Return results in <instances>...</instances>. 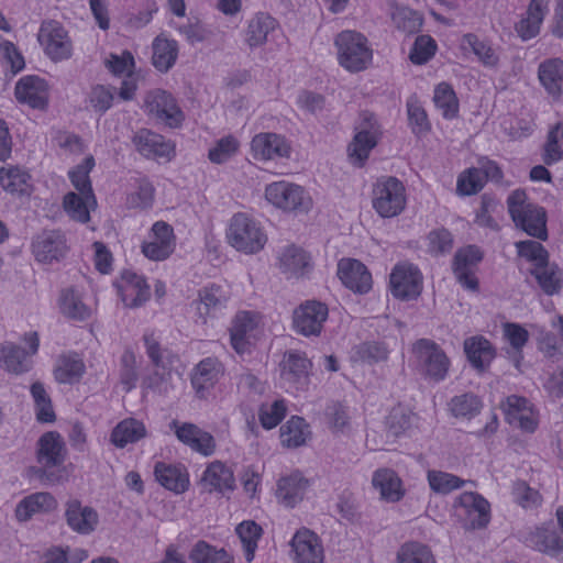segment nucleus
Returning <instances> with one entry per match:
<instances>
[{
    "label": "nucleus",
    "instance_id": "obj_1",
    "mask_svg": "<svg viewBox=\"0 0 563 563\" xmlns=\"http://www.w3.org/2000/svg\"><path fill=\"white\" fill-rule=\"evenodd\" d=\"M65 443L58 432L48 431L37 441L36 459L40 466L34 475L43 485L52 486L64 481Z\"/></svg>",
    "mask_w": 563,
    "mask_h": 563
},
{
    "label": "nucleus",
    "instance_id": "obj_2",
    "mask_svg": "<svg viewBox=\"0 0 563 563\" xmlns=\"http://www.w3.org/2000/svg\"><path fill=\"white\" fill-rule=\"evenodd\" d=\"M507 207L517 228L541 241L548 239L547 212L544 208L527 201L523 190H514L507 198Z\"/></svg>",
    "mask_w": 563,
    "mask_h": 563
},
{
    "label": "nucleus",
    "instance_id": "obj_3",
    "mask_svg": "<svg viewBox=\"0 0 563 563\" xmlns=\"http://www.w3.org/2000/svg\"><path fill=\"white\" fill-rule=\"evenodd\" d=\"M412 362L426 379L435 383L445 379L450 360L441 346L430 339H419L412 344Z\"/></svg>",
    "mask_w": 563,
    "mask_h": 563
},
{
    "label": "nucleus",
    "instance_id": "obj_4",
    "mask_svg": "<svg viewBox=\"0 0 563 563\" xmlns=\"http://www.w3.org/2000/svg\"><path fill=\"white\" fill-rule=\"evenodd\" d=\"M339 64L346 70L357 73L367 67L372 60V49L366 37L355 31H343L335 37Z\"/></svg>",
    "mask_w": 563,
    "mask_h": 563
},
{
    "label": "nucleus",
    "instance_id": "obj_5",
    "mask_svg": "<svg viewBox=\"0 0 563 563\" xmlns=\"http://www.w3.org/2000/svg\"><path fill=\"white\" fill-rule=\"evenodd\" d=\"M228 239L235 250L245 254L260 252L267 242L261 225L245 213H236L232 217Z\"/></svg>",
    "mask_w": 563,
    "mask_h": 563
},
{
    "label": "nucleus",
    "instance_id": "obj_6",
    "mask_svg": "<svg viewBox=\"0 0 563 563\" xmlns=\"http://www.w3.org/2000/svg\"><path fill=\"white\" fill-rule=\"evenodd\" d=\"M405 186L396 177L379 179L373 189V208L383 218L398 216L406 206Z\"/></svg>",
    "mask_w": 563,
    "mask_h": 563
},
{
    "label": "nucleus",
    "instance_id": "obj_7",
    "mask_svg": "<svg viewBox=\"0 0 563 563\" xmlns=\"http://www.w3.org/2000/svg\"><path fill=\"white\" fill-rule=\"evenodd\" d=\"M37 41L43 47L45 55L53 62L69 59L73 55V42L67 30L56 20L42 22Z\"/></svg>",
    "mask_w": 563,
    "mask_h": 563
},
{
    "label": "nucleus",
    "instance_id": "obj_8",
    "mask_svg": "<svg viewBox=\"0 0 563 563\" xmlns=\"http://www.w3.org/2000/svg\"><path fill=\"white\" fill-rule=\"evenodd\" d=\"M24 341L29 345V351L13 342L5 341L0 344L1 368L14 375H20L31 369V356L36 354L40 346L37 332L25 333Z\"/></svg>",
    "mask_w": 563,
    "mask_h": 563
},
{
    "label": "nucleus",
    "instance_id": "obj_9",
    "mask_svg": "<svg viewBox=\"0 0 563 563\" xmlns=\"http://www.w3.org/2000/svg\"><path fill=\"white\" fill-rule=\"evenodd\" d=\"M265 198L285 211L301 213L308 212L311 207V199L301 186L284 180L269 184L265 189Z\"/></svg>",
    "mask_w": 563,
    "mask_h": 563
},
{
    "label": "nucleus",
    "instance_id": "obj_10",
    "mask_svg": "<svg viewBox=\"0 0 563 563\" xmlns=\"http://www.w3.org/2000/svg\"><path fill=\"white\" fill-rule=\"evenodd\" d=\"M484 258L483 251L474 244L459 249L452 260V272L457 283L465 289L477 291L479 283L475 273Z\"/></svg>",
    "mask_w": 563,
    "mask_h": 563
},
{
    "label": "nucleus",
    "instance_id": "obj_11",
    "mask_svg": "<svg viewBox=\"0 0 563 563\" xmlns=\"http://www.w3.org/2000/svg\"><path fill=\"white\" fill-rule=\"evenodd\" d=\"M356 133L349 145V155L360 164L367 159L369 152L378 142L380 126L375 115L368 111L360 114V122L355 128Z\"/></svg>",
    "mask_w": 563,
    "mask_h": 563
},
{
    "label": "nucleus",
    "instance_id": "obj_12",
    "mask_svg": "<svg viewBox=\"0 0 563 563\" xmlns=\"http://www.w3.org/2000/svg\"><path fill=\"white\" fill-rule=\"evenodd\" d=\"M389 285L395 298L416 299L422 290L421 272L411 263H399L390 273Z\"/></svg>",
    "mask_w": 563,
    "mask_h": 563
},
{
    "label": "nucleus",
    "instance_id": "obj_13",
    "mask_svg": "<svg viewBox=\"0 0 563 563\" xmlns=\"http://www.w3.org/2000/svg\"><path fill=\"white\" fill-rule=\"evenodd\" d=\"M328 316L329 309L325 303L317 300H307L294 310V328L296 332L305 336H318Z\"/></svg>",
    "mask_w": 563,
    "mask_h": 563
},
{
    "label": "nucleus",
    "instance_id": "obj_14",
    "mask_svg": "<svg viewBox=\"0 0 563 563\" xmlns=\"http://www.w3.org/2000/svg\"><path fill=\"white\" fill-rule=\"evenodd\" d=\"M131 142L135 151L147 159L169 162L175 156V145L148 129L137 130L131 137Z\"/></svg>",
    "mask_w": 563,
    "mask_h": 563
},
{
    "label": "nucleus",
    "instance_id": "obj_15",
    "mask_svg": "<svg viewBox=\"0 0 563 563\" xmlns=\"http://www.w3.org/2000/svg\"><path fill=\"white\" fill-rule=\"evenodd\" d=\"M520 540L526 547L552 558L563 553V539L552 526L543 525L521 531Z\"/></svg>",
    "mask_w": 563,
    "mask_h": 563
},
{
    "label": "nucleus",
    "instance_id": "obj_16",
    "mask_svg": "<svg viewBox=\"0 0 563 563\" xmlns=\"http://www.w3.org/2000/svg\"><path fill=\"white\" fill-rule=\"evenodd\" d=\"M32 253L40 263L62 260L67 252L66 238L59 230H44L32 240Z\"/></svg>",
    "mask_w": 563,
    "mask_h": 563
},
{
    "label": "nucleus",
    "instance_id": "obj_17",
    "mask_svg": "<svg viewBox=\"0 0 563 563\" xmlns=\"http://www.w3.org/2000/svg\"><path fill=\"white\" fill-rule=\"evenodd\" d=\"M146 110L151 115L163 121L170 128H177L184 120V114L172 93L157 89L147 95Z\"/></svg>",
    "mask_w": 563,
    "mask_h": 563
},
{
    "label": "nucleus",
    "instance_id": "obj_18",
    "mask_svg": "<svg viewBox=\"0 0 563 563\" xmlns=\"http://www.w3.org/2000/svg\"><path fill=\"white\" fill-rule=\"evenodd\" d=\"M169 428L170 430H174L177 439L191 450L205 456L213 454L216 450V442L209 432L203 431L194 423H179L177 420H173L169 423Z\"/></svg>",
    "mask_w": 563,
    "mask_h": 563
},
{
    "label": "nucleus",
    "instance_id": "obj_19",
    "mask_svg": "<svg viewBox=\"0 0 563 563\" xmlns=\"http://www.w3.org/2000/svg\"><path fill=\"white\" fill-rule=\"evenodd\" d=\"M153 240L142 245V253L152 261H164L175 250V235L172 225L157 221L152 227Z\"/></svg>",
    "mask_w": 563,
    "mask_h": 563
},
{
    "label": "nucleus",
    "instance_id": "obj_20",
    "mask_svg": "<svg viewBox=\"0 0 563 563\" xmlns=\"http://www.w3.org/2000/svg\"><path fill=\"white\" fill-rule=\"evenodd\" d=\"M338 276L354 292L366 294L372 288V275L358 260L342 258L338 263Z\"/></svg>",
    "mask_w": 563,
    "mask_h": 563
},
{
    "label": "nucleus",
    "instance_id": "obj_21",
    "mask_svg": "<svg viewBox=\"0 0 563 563\" xmlns=\"http://www.w3.org/2000/svg\"><path fill=\"white\" fill-rule=\"evenodd\" d=\"M14 96L20 103L42 110L48 102L47 84L35 75L24 76L15 84Z\"/></svg>",
    "mask_w": 563,
    "mask_h": 563
},
{
    "label": "nucleus",
    "instance_id": "obj_22",
    "mask_svg": "<svg viewBox=\"0 0 563 563\" xmlns=\"http://www.w3.org/2000/svg\"><path fill=\"white\" fill-rule=\"evenodd\" d=\"M279 271L287 278H299L312 269L311 256L295 244L284 246L277 256Z\"/></svg>",
    "mask_w": 563,
    "mask_h": 563
},
{
    "label": "nucleus",
    "instance_id": "obj_23",
    "mask_svg": "<svg viewBox=\"0 0 563 563\" xmlns=\"http://www.w3.org/2000/svg\"><path fill=\"white\" fill-rule=\"evenodd\" d=\"M65 519L67 526L76 533L88 536L92 533L99 522L98 512L89 506H82L78 499H69L65 505Z\"/></svg>",
    "mask_w": 563,
    "mask_h": 563
},
{
    "label": "nucleus",
    "instance_id": "obj_24",
    "mask_svg": "<svg viewBox=\"0 0 563 563\" xmlns=\"http://www.w3.org/2000/svg\"><path fill=\"white\" fill-rule=\"evenodd\" d=\"M310 360L306 354L299 351L290 350L285 352L280 362L282 378L296 386L297 389H303L309 382Z\"/></svg>",
    "mask_w": 563,
    "mask_h": 563
},
{
    "label": "nucleus",
    "instance_id": "obj_25",
    "mask_svg": "<svg viewBox=\"0 0 563 563\" xmlns=\"http://www.w3.org/2000/svg\"><path fill=\"white\" fill-rule=\"evenodd\" d=\"M115 286L125 305L133 308L142 306L151 296L145 278L129 269L121 273V278Z\"/></svg>",
    "mask_w": 563,
    "mask_h": 563
},
{
    "label": "nucleus",
    "instance_id": "obj_26",
    "mask_svg": "<svg viewBox=\"0 0 563 563\" xmlns=\"http://www.w3.org/2000/svg\"><path fill=\"white\" fill-rule=\"evenodd\" d=\"M295 563H323V549L316 533L299 530L291 539Z\"/></svg>",
    "mask_w": 563,
    "mask_h": 563
},
{
    "label": "nucleus",
    "instance_id": "obj_27",
    "mask_svg": "<svg viewBox=\"0 0 563 563\" xmlns=\"http://www.w3.org/2000/svg\"><path fill=\"white\" fill-rule=\"evenodd\" d=\"M473 529H483L490 521V504L478 493L465 492L456 499Z\"/></svg>",
    "mask_w": 563,
    "mask_h": 563
},
{
    "label": "nucleus",
    "instance_id": "obj_28",
    "mask_svg": "<svg viewBox=\"0 0 563 563\" xmlns=\"http://www.w3.org/2000/svg\"><path fill=\"white\" fill-rule=\"evenodd\" d=\"M251 148L255 158L275 159L289 157L290 145L285 136L276 133L256 134L252 142Z\"/></svg>",
    "mask_w": 563,
    "mask_h": 563
},
{
    "label": "nucleus",
    "instance_id": "obj_29",
    "mask_svg": "<svg viewBox=\"0 0 563 563\" xmlns=\"http://www.w3.org/2000/svg\"><path fill=\"white\" fill-rule=\"evenodd\" d=\"M154 475L163 487L175 494H183L188 489L189 476L183 465L157 462L154 466Z\"/></svg>",
    "mask_w": 563,
    "mask_h": 563
},
{
    "label": "nucleus",
    "instance_id": "obj_30",
    "mask_svg": "<svg viewBox=\"0 0 563 563\" xmlns=\"http://www.w3.org/2000/svg\"><path fill=\"white\" fill-rule=\"evenodd\" d=\"M57 507V500L51 493L40 492L24 497L15 507L18 521L30 520L35 514L51 512Z\"/></svg>",
    "mask_w": 563,
    "mask_h": 563
},
{
    "label": "nucleus",
    "instance_id": "obj_31",
    "mask_svg": "<svg viewBox=\"0 0 563 563\" xmlns=\"http://www.w3.org/2000/svg\"><path fill=\"white\" fill-rule=\"evenodd\" d=\"M228 297L221 286L210 285L203 287L199 291V299L194 301L196 311L206 322L207 317H214L218 312L225 308Z\"/></svg>",
    "mask_w": 563,
    "mask_h": 563
},
{
    "label": "nucleus",
    "instance_id": "obj_32",
    "mask_svg": "<svg viewBox=\"0 0 563 563\" xmlns=\"http://www.w3.org/2000/svg\"><path fill=\"white\" fill-rule=\"evenodd\" d=\"M201 482L208 492H231L235 488L233 471L220 461L210 463L205 470Z\"/></svg>",
    "mask_w": 563,
    "mask_h": 563
},
{
    "label": "nucleus",
    "instance_id": "obj_33",
    "mask_svg": "<svg viewBox=\"0 0 563 563\" xmlns=\"http://www.w3.org/2000/svg\"><path fill=\"white\" fill-rule=\"evenodd\" d=\"M529 273L547 296H555L562 291L563 269L556 263L549 261L540 267H531Z\"/></svg>",
    "mask_w": 563,
    "mask_h": 563
},
{
    "label": "nucleus",
    "instance_id": "obj_34",
    "mask_svg": "<svg viewBox=\"0 0 563 563\" xmlns=\"http://www.w3.org/2000/svg\"><path fill=\"white\" fill-rule=\"evenodd\" d=\"M548 11L547 0H531L527 10V16L522 18L515 26L519 37L528 41L537 36Z\"/></svg>",
    "mask_w": 563,
    "mask_h": 563
},
{
    "label": "nucleus",
    "instance_id": "obj_35",
    "mask_svg": "<svg viewBox=\"0 0 563 563\" xmlns=\"http://www.w3.org/2000/svg\"><path fill=\"white\" fill-rule=\"evenodd\" d=\"M464 352L472 366L481 371L485 369L496 356L493 344L482 335L466 339Z\"/></svg>",
    "mask_w": 563,
    "mask_h": 563
},
{
    "label": "nucleus",
    "instance_id": "obj_36",
    "mask_svg": "<svg viewBox=\"0 0 563 563\" xmlns=\"http://www.w3.org/2000/svg\"><path fill=\"white\" fill-rule=\"evenodd\" d=\"M223 365L217 357H206L201 360L195 367L191 377L192 387L197 393L213 387L221 375H223Z\"/></svg>",
    "mask_w": 563,
    "mask_h": 563
},
{
    "label": "nucleus",
    "instance_id": "obj_37",
    "mask_svg": "<svg viewBox=\"0 0 563 563\" xmlns=\"http://www.w3.org/2000/svg\"><path fill=\"white\" fill-rule=\"evenodd\" d=\"M278 25V22L267 13L255 14L247 24L244 41L251 47L255 48L266 43L267 36Z\"/></svg>",
    "mask_w": 563,
    "mask_h": 563
},
{
    "label": "nucleus",
    "instance_id": "obj_38",
    "mask_svg": "<svg viewBox=\"0 0 563 563\" xmlns=\"http://www.w3.org/2000/svg\"><path fill=\"white\" fill-rule=\"evenodd\" d=\"M145 437L146 428L144 423L134 418H126L113 428L110 441L115 448L123 449L128 444L136 443Z\"/></svg>",
    "mask_w": 563,
    "mask_h": 563
},
{
    "label": "nucleus",
    "instance_id": "obj_39",
    "mask_svg": "<svg viewBox=\"0 0 563 563\" xmlns=\"http://www.w3.org/2000/svg\"><path fill=\"white\" fill-rule=\"evenodd\" d=\"M308 479L305 478L299 472L292 473L289 476L283 477L278 481L277 497L287 507H294L297 503L302 500L308 488Z\"/></svg>",
    "mask_w": 563,
    "mask_h": 563
},
{
    "label": "nucleus",
    "instance_id": "obj_40",
    "mask_svg": "<svg viewBox=\"0 0 563 563\" xmlns=\"http://www.w3.org/2000/svg\"><path fill=\"white\" fill-rule=\"evenodd\" d=\"M540 82L554 98H560L563 90V60L549 59L540 64L538 69Z\"/></svg>",
    "mask_w": 563,
    "mask_h": 563
},
{
    "label": "nucleus",
    "instance_id": "obj_41",
    "mask_svg": "<svg viewBox=\"0 0 563 563\" xmlns=\"http://www.w3.org/2000/svg\"><path fill=\"white\" fill-rule=\"evenodd\" d=\"M152 48L154 67L162 73H167L177 60L178 43L175 40L158 35L153 41Z\"/></svg>",
    "mask_w": 563,
    "mask_h": 563
},
{
    "label": "nucleus",
    "instance_id": "obj_42",
    "mask_svg": "<svg viewBox=\"0 0 563 563\" xmlns=\"http://www.w3.org/2000/svg\"><path fill=\"white\" fill-rule=\"evenodd\" d=\"M389 349L385 342L365 341L354 345L351 350V361L363 364H377L386 362Z\"/></svg>",
    "mask_w": 563,
    "mask_h": 563
},
{
    "label": "nucleus",
    "instance_id": "obj_43",
    "mask_svg": "<svg viewBox=\"0 0 563 563\" xmlns=\"http://www.w3.org/2000/svg\"><path fill=\"white\" fill-rule=\"evenodd\" d=\"M372 483L374 488L379 492L380 497L387 501H398L404 495L400 478L391 470H377L373 475Z\"/></svg>",
    "mask_w": 563,
    "mask_h": 563
},
{
    "label": "nucleus",
    "instance_id": "obj_44",
    "mask_svg": "<svg viewBox=\"0 0 563 563\" xmlns=\"http://www.w3.org/2000/svg\"><path fill=\"white\" fill-rule=\"evenodd\" d=\"M310 434L309 424L298 416H292L280 427V440L283 445L287 448H299L306 444Z\"/></svg>",
    "mask_w": 563,
    "mask_h": 563
},
{
    "label": "nucleus",
    "instance_id": "obj_45",
    "mask_svg": "<svg viewBox=\"0 0 563 563\" xmlns=\"http://www.w3.org/2000/svg\"><path fill=\"white\" fill-rule=\"evenodd\" d=\"M191 563H234L224 548H217L205 540L197 541L188 554Z\"/></svg>",
    "mask_w": 563,
    "mask_h": 563
},
{
    "label": "nucleus",
    "instance_id": "obj_46",
    "mask_svg": "<svg viewBox=\"0 0 563 563\" xmlns=\"http://www.w3.org/2000/svg\"><path fill=\"white\" fill-rule=\"evenodd\" d=\"M85 373V364L77 354L62 355L54 369L55 378L60 384H75Z\"/></svg>",
    "mask_w": 563,
    "mask_h": 563
},
{
    "label": "nucleus",
    "instance_id": "obj_47",
    "mask_svg": "<svg viewBox=\"0 0 563 563\" xmlns=\"http://www.w3.org/2000/svg\"><path fill=\"white\" fill-rule=\"evenodd\" d=\"M462 46L464 49H470L485 67L494 68L498 65L499 57L490 43L476 34H464Z\"/></svg>",
    "mask_w": 563,
    "mask_h": 563
},
{
    "label": "nucleus",
    "instance_id": "obj_48",
    "mask_svg": "<svg viewBox=\"0 0 563 563\" xmlns=\"http://www.w3.org/2000/svg\"><path fill=\"white\" fill-rule=\"evenodd\" d=\"M93 167L95 159L92 156H88L82 161V163L77 165L74 169L69 170L68 176L73 186L78 190L80 195L92 200L93 203H97L89 177V173Z\"/></svg>",
    "mask_w": 563,
    "mask_h": 563
},
{
    "label": "nucleus",
    "instance_id": "obj_49",
    "mask_svg": "<svg viewBox=\"0 0 563 563\" xmlns=\"http://www.w3.org/2000/svg\"><path fill=\"white\" fill-rule=\"evenodd\" d=\"M62 313L74 320H86L90 314L89 308L82 302L79 294L73 288L63 289L59 296Z\"/></svg>",
    "mask_w": 563,
    "mask_h": 563
},
{
    "label": "nucleus",
    "instance_id": "obj_50",
    "mask_svg": "<svg viewBox=\"0 0 563 563\" xmlns=\"http://www.w3.org/2000/svg\"><path fill=\"white\" fill-rule=\"evenodd\" d=\"M30 175L16 166L0 167V184L10 194H29Z\"/></svg>",
    "mask_w": 563,
    "mask_h": 563
},
{
    "label": "nucleus",
    "instance_id": "obj_51",
    "mask_svg": "<svg viewBox=\"0 0 563 563\" xmlns=\"http://www.w3.org/2000/svg\"><path fill=\"white\" fill-rule=\"evenodd\" d=\"M482 406V400L473 393L454 396L449 402L450 411L456 418L471 419L481 412Z\"/></svg>",
    "mask_w": 563,
    "mask_h": 563
},
{
    "label": "nucleus",
    "instance_id": "obj_52",
    "mask_svg": "<svg viewBox=\"0 0 563 563\" xmlns=\"http://www.w3.org/2000/svg\"><path fill=\"white\" fill-rule=\"evenodd\" d=\"M235 530L243 544L245 560L252 562L257 549V541L263 532L261 526L253 520H246L238 525Z\"/></svg>",
    "mask_w": 563,
    "mask_h": 563
},
{
    "label": "nucleus",
    "instance_id": "obj_53",
    "mask_svg": "<svg viewBox=\"0 0 563 563\" xmlns=\"http://www.w3.org/2000/svg\"><path fill=\"white\" fill-rule=\"evenodd\" d=\"M433 101L445 119H454L457 115L459 100L449 84L441 82L435 87Z\"/></svg>",
    "mask_w": 563,
    "mask_h": 563
},
{
    "label": "nucleus",
    "instance_id": "obj_54",
    "mask_svg": "<svg viewBox=\"0 0 563 563\" xmlns=\"http://www.w3.org/2000/svg\"><path fill=\"white\" fill-rule=\"evenodd\" d=\"M397 563H437L430 548L419 542L402 544L397 553Z\"/></svg>",
    "mask_w": 563,
    "mask_h": 563
},
{
    "label": "nucleus",
    "instance_id": "obj_55",
    "mask_svg": "<svg viewBox=\"0 0 563 563\" xmlns=\"http://www.w3.org/2000/svg\"><path fill=\"white\" fill-rule=\"evenodd\" d=\"M96 203L85 196L76 192H68L65 195L63 206L69 217L81 223L90 220L89 208Z\"/></svg>",
    "mask_w": 563,
    "mask_h": 563
},
{
    "label": "nucleus",
    "instance_id": "obj_56",
    "mask_svg": "<svg viewBox=\"0 0 563 563\" xmlns=\"http://www.w3.org/2000/svg\"><path fill=\"white\" fill-rule=\"evenodd\" d=\"M517 254L532 264L531 267H540L550 261L548 250L538 241L525 240L515 243Z\"/></svg>",
    "mask_w": 563,
    "mask_h": 563
},
{
    "label": "nucleus",
    "instance_id": "obj_57",
    "mask_svg": "<svg viewBox=\"0 0 563 563\" xmlns=\"http://www.w3.org/2000/svg\"><path fill=\"white\" fill-rule=\"evenodd\" d=\"M396 27L406 34H415L421 30L423 18L418 12L407 7L396 8L391 14Z\"/></svg>",
    "mask_w": 563,
    "mask_h": 563
},
{
    "label": "nucleus",
    "instance_id": "obj_58",
    "mask_svg": "<svg viewBox=\"0 0 563 563\" xmlns=\"http://www.w3.org/2000/svg\"><path fill=\"white\" fill-rule=\"evenodd\" d=\"M427 251L432 256L449 254L454 246L453 234L445 228L431 230L427 235Z\"/></svg>",
    "mask_w": 563,
    "mask_h": 563
},
{
    "label": "nucleus",
    "instance_id": "obj_59",
    "mask_svg": "<svg viewBox=\"0 0 563 563\" xmlns=\"http://www.w3.org/2000/svg\"><path fill=\"white\" fill-rule=\"evenodd\" d=\"M415 415L404 407H395L386 417V429L390 437L397 438L411 428Z\"/></svg>",
    "mask_w": 563,
    "mask_h": 563
},
{
    "label": "nucleus",
    "instance_id": "obj_60",
    "mask_svg": "<svg viewBox=\"0 0 563 563\" xmlns=\"http://www.w3.org/2000/svg\"><path fill=\"white\" fill-rule=\"evenodd\" d=\"M428 482L433 492L443 495L461 488L465 483L459 476L441 471H429Z\"/></svg>",
    "mask_w": 563,
    "mask_h": 563
},
{
    "label": "nucleus",
    "instance_id": "obj_61",
    "mask_svg": "<svg viewBox=\"0 0 563 563\" xmlns=\"http://www.w3.org/2000/svg\"><path fill=\"white\" fill-rule=\"evenodd\" d=\"M485 184V177L479 168L473 167L459 176L456 190L461 196H472L481 191Z\"/></svg>",
    "mask_w": 563,
    "mask_h": 563
},
{
    "label": "nucleus",
    "instance_id": "obj_62",
    "mask_svg": "<svg viewBox=\"0 0 563 563\" xmlns=\"http://www.w3.org/2000/svg\"><path fill=\"white\" fill-rule=\"evenodd\" d=\"M286 409V404L283 399L275 400L271 405H261L258 409V419L262 427L266 430L277 427L284 419Z\"/></svg>",
    "mask_w": 563,
    "mask_h": 563
},
{
    "label": "nucleus",
    "instance_id": "obj_63",
    "mask_svg": "<svg viewBox=\"0 0 563 563\" xmlns=\"http://www.w3.org/2000/svg\"><path fill=\"white\" fill-rule=\"evenodd\" d=\"M437 51V43L430 35H419L409 53L410 60L416 65L426 64Z\"/></svg>",
    "mask_w": 563,
    "mask_h": 563
},
{
    "label": "nucleus",
    "instance_id": "obj_64",
    "mask_svg": "<svg viewBox=\"0 0 563 563\" xmlns=\"http://www.w3.org/2000/svg\"><path fill=\"white\" fill-rule=\"evenodd\" d=\"M113 99V89L104 85L93 86L88 93L90 107L101 115L112 107Z\"/></svg>",
    "mask_w": 563,
    "mask_h": 563
}]
</instances>
